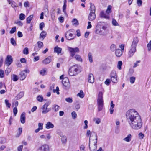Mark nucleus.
Masks as SVG:
<instances>
[{
  "mask_svg": "<svg viewBox=\"0 0 151 151\" xmlns=\"http://www.w3.org/2000/svg\"><path fill=\"white\" fill-rule=\"evenodd\" d=\"M37 45L38 47L37 48V47H35L34 50L36 51H38L40 49L43 47V44L42 42L40 41L37 42Z\"/></svg>",
  "mask_w": 151,
  "mask_h": 151,
  "instance_id": "14",
  "label": "nucleus"
},
{
  "mask_svg": "<svg viewBox=\"0 0 151 151\" xmlns=\"http://www.w3.org/2000/svg\"><path fill=\"white\" fill-rule=\"evenodd\" d=\"M134 72V70L132 69H130L129 70V72L128 73V75L130 76L132 75Z\"/></svg>",
  "mask_w": 151,
  "mask_h": 151,
  "instance_id": "55",
  "label": "nucleus"
},
{
  "mask_svg": "<svg viewBox=\"0 0 151 151\" xmlns=\"http://www.w3.org/2000/svg\"><path fill=\"white\" fill-rule=\"evenodd\" d=\"M12 79L14 81H16L18 79V78L17 75L13 74V75Z\"/></svg>",
  "mask_w": 151,
  "mask_h": 151,
  "instance_id": "46",
  "label": "nucleus"
},
{
  "mask_svg": "<svg viewBox=\"0 0 151 151\" xmlns=\"http://www.w3.org/2000/svg\"><path fill=\"white\" fill-rule=\"evenodd\" d=\"M46 70H45V69L44 68L40 71V74L42 75H44L45 74V73L46 72Z\"/></svg>",
  "mask_w": 151,
  "mask_h": 151,
  "instance_id": "53",
  "label": "nucleus"
},
{
  "mask_svg": "<svg viewBox=\"0 0 151 151\" xmlns=\"http://www.w3.org/2000/svg\"><path fill=\"white\" fill-rule=\"evenodd\" d=\"M62 49L58 47V46L55 47L54 49L55 52L57 53L58 54L61 53V52Z\"/></svg>",
  "mask_w": 151,
  "mask_h": 151,
  "instance_id": "24",
  "label": "nucleus"
},
{
  "mask_svg": "<svg viewBox=\"0 0 151 151\" xmlns=\"http://www.w3.org/2000/svg\"><path fill=\"white\" fill-rule=\"evenodd\" d=\"M96 137V141L94 142V144L91 147H90V137L91 136H90V138H89V148L91 150V151H95L96 150L97 146V135L96 134L95 135Z\"/></svg>",
  "mask_w": 151,
  "mask_h": 151,
  "instance_id": "10",
  "label": "nucleus"
},
{
  "mask_svg": "<svg viewBox=\"0 0 151 151\" xmlns=\"http://www.w3.org/2000/svg\"><path fill=\"white\" fill-rule=\"evenodd\" d=\"M140 62V60H138L137 61L136 63H134V65L133 66V67L134 68H135L137 66H138L139 65L137 64L138 63H139Z\"/></svg>",
  "mask_w": 151,
  "mask_h": 151,
  "instance_id": "63",
  "label": "nucleus"
},
{
  "mask_svg": "<svg viewBox=\"0 0 151 151\" xmlns=\"http://www.w3.org/2000/svg\"><path fill=\"white\" fill-rule=\"evenodd\" d=\"M68 49L70 53V55L72 57H73L76 53H78L79 51V49L77 47L73 48L71 47H68Z\"/></svg>",
  "mask_w": 151,
  "mask_h": 151,
  "instance_id": "7",
  "label": "nucleus"
},
{
  "mask_svg": "<svg viewBox=\"0 0 151 151\" xmlns=\"http://www.w3.org/2000/svg\"><path fill=\"white\" fill-rule=\"evenodd\" d=\"M147 47L148 48V51H150L151 50V40L147 44Z\"/></svg>",
  "mask_w": 151,
  "mask_h": 151,
  "instance_id": "50",
  "label": "nucleus"
},
{
  "mask_svg": "<svg viewBox=\"0 0 151 151\" xmlns=\"http://www.w3.org/2000/svg\"><path fill=\"white\" fill-rule=\"evenodd\" d=\"M96 17V15L94 13L90 12L88 17V19L90 21L94 20Z\"/></svg>",
  "mask_w": 151,
  "mask_h": 151,
  "instance_id": "17",
  "label": "nucleus"
},
{
  "mask_svg": "<svg viewBox=\"0 0 151 151\" xmlns=\"http://www.w3.org/2000/svg\"><path fill=\"white\" fill-rule=\"evenodd\" d=\"M24 95V93L23 92H20L17 95L15 98L16 100H18L22 98Z\"/></svg>",
  "mask_w": 151,
  "mask_h": 151,
  "instance_id": "25",
  "label": "nucleus"
},
{
  "mask_svg": "<svg viewBox=\"0 0 151 151\" xmlns=\"http://www.w3.org/2000/svg\"><path fill=\"white\" fill-rule=\"evenodd\" d=\"M5 101L6 106L8 108H10L11 104L9 102V101L7 99H6Z\"/></svg>",
  "mask_w": 151,
  "mask_h": 151,
  "instance_id": "51",
  "label": "nucleus"
},
{
  "mask_svg": "<svg viewBox=\"0 0 151 151\" xmlns=\"http://www.w3.org/2000/svg\"><path fill=\"white\" fill-rule=\"evenodd\" d=\"M73 58H75L76 60L82 62V61L81 57L79 55H76Z\"/></svg>",
  "mask_w": 151,
  "mask_h": 151,
  "instance_id": "29",
  "label": "nucleus"
},
{
  "mask_svg": "<svg viewBox=\"0 0 151 151\" xmlns=\"http://www.w3.org/2000/svg\"><path fill=\"white\" fill-rule=\"evenodd\" d=\"M25 113L24 112H23L20 116V121L22 124H24L25 122Z\"/></svg>",
  "mask_w": 151,
  "mask_h": 151,
  "instance_id": "18",
  "label": "nucleus"
},
{
  "mask_svg": "<svg viewBox=\"0 0 151 151\" xmlns=\"http://www.w3.org/2000/svg\"><path fill=\"white\" fill-rule=\"evenodd\" d=\"M139 42L137 37L134 38L131 45V49L129 51L128 55L129 57H132L136 51V46Z\"/></svg>",
  "mask_w": 151,
  "mask_h": 151,
  "instance_id": "2",
  "label": "nucleus"
},
{
  "mask_svg": "<svg viewBox=\"0 0 151 151\" xmlns=\"http://www.w3.org/2000/svg\"><path fill=\"white\" fill-rule=\"evenodd\" d=\"M90 12L91 13H94L95 12V7L94 5V4L91 3H90Z\"/></svg>",
  "mask_w": 151,
  "mask_h": 151,
  "instance_id": "22",
  "label": "nucleus"
},
{
  "mask_svg": "<svg viewBox=\"0 0 151 151\" xmlns=\"http://www.w3.org/2000/svg\"><path fill=\"white\" fill-rule=\"evenodd\" d=\"M73 24L75 25H78L79 24L78 21L76 19H74L72 21Z\"/></svg>",
  "mask_w": 151,
  "mask_h": 151,
  "instance_id": "42",
  "label": "nucleus"
},
{
  "mask_svg": "<svg viewBox=\"0 0 151 151\" xmlns=\"http://www.w3.org/2000/svg\"><path fill=\"white\" fill-rule=\"evenodd\" d=\"M25 18V15L23 13H21L19 15V19L20 20H24Z\"/></svg>",
  "mask_w": 151,
  "mask_h": 151,
  "instance_id": "40",
  "label": "nucleus"
},
{
  "mask_svg": "<svg viewBox=\"0 0 151 151\" xmlns=\"http://www.w3.org/2000/svg\"><path fill=\"white\" fill-rule=\"evenodd\" d=\"M77 96L80 97L81 98H83L84 97V94L83 91L81 90L80 92L77 94Z\"/></svg>",
  "mask_w": 151,
  "mask_h": 151,
  "instance_id": "31",
  "label": "nucleus"
},
{
  "mask_svg": "<svg viewBox=\"0 0 151 151\" xmlns=\"http://www.w3.org/2000/svg\"><path fill=\"white\" fill-rule=\"evenodd\" d=\"M37 151H50V147L48 145L44 144L39 147L38 148Z\"/></svg>",
  "mask_w": 151,
  "mask_h": 151,
  "instance_id": "9",
  "label": "nucleus"
},
{
  "mask_svg": "<svg viewBox=\"0 0 151 151\" xmlns=\"http://www.w3.org/2000/svg\"><path fill=\"white\" fill-rule=\"evenodd\" d=\"M4 77V71L3 70H0V77L3 78Z\"/></svg>",
  "mask_w": 151,
  "mask_h": 151,
  "instance_id": "58",
  "label": "nucleus"
},
{
  "mask_svg": "<svg viewBox=\"0 0 151 151\" xmlns=\"http://www.w3.org/2000/svg\"><path fill=\"white\" fill-rule=\"evenodd\" d=\"M102 22H99L96 27V30L95 33L96 34L103 35L104 34V32H103L101 29V27L102 26Z\"/></svg>",
  "mask_w": 151,
  "mask_h": 151,
  "instance_id": "6",
  "label": "nucleus"
},
{
  "mask_svg": "<svg viewBox=\"0 0 151 151\" xmlns=\"http://www.w3.org/2000/svg\"><path fill=\"white\" fill-rule=\"evenodd\" d=\"M70 30L66 31L65 34V36L66 38L68 40H70L74 39V38H71L73 35L71 33H69Z\"/></svg>",
  "mask_w": 151,
  "mask_h": 151,
  "instance_id": "12",
  "label": "nucleus"
},
{
  "mask_svg": "<svg viewBox=\"0 0 151 151\" xmlns=\"http://www.w3.org/2000/svg\"><path fill=\"white\" fill-rule=\"evenodd\" d=\"M13 61V59L11 56L8 55L6 59L5 64L7 66H9Z\"/></svg>",
  "mask_w": 151,
  "mask_h": 151,
  "instance_id": "11",
  "label": "nucleus"
},
{
  "mask_svg": "<svg viewBox=\"0 0 151 151\" xmlns=\"http://www.w3.org/2000/svg\"><path fill=\"white\" fill-rule=\"evenodd\" d=\"M126 116L128 122L133 129L138 130L141 128L143 124L141 118L134 109H131L127 111Z\"/></svg>",
  "mask_w": 151,
  "mask_h": 151,
  "instance_id": "1",
  "label": "nucleus"
},
{
  "mask_svg": "<svg viewBox=\"0 0 151 151\" xmlns=\"http://www.w3.org/2000/svg\"><path fill=\"white\" fill-rule=\"evenodd\" d=\"M62 83L63 86V88L65 90L68 89L70 87V84L68 78L65 77L62 81Z\"/></svg>",
  "mask_w": 151,
  "mask_h": 151,
  "instance_id": "5",
  "label": "nucleus"
},
{
  "mask_svg": "<svg viewBox=\"0 0 151 151\" xmlns=\"http://www.w3.org/2000/svg\"><path fill=\"white\" fill-rule=\"evenodd\" d=\"M11 6L12 7L14 8V7H18V6L16 4V3L14 1H13L12 2Z\"/></svg>",
  "mask_w": 151,
  "mask_h": 151,
  "instance_id": "59",
  "label": "nucleus"
},
{
  "mask_svg": "<svg viewBox=\"0 0 151 151\" xmlns=\"http://www.w3.org/2000/svg\"><path fill=\"white\" fill-rule=\"evenodd\" d=\"M100 16L102 18H104L106 19H109V17L106 15L104 12L102 11L100 13Z\"/></svg>",
  "mask_w": 151,
  "mask_h": 151,
  "instance_id": "26",
  "label": "nucleus"
},
{
  "mask_svg": "<svg viewBox=\"0 0 151 151\" xmlns=\"http://www.w3.org/2000/svg\"><path fill=\"white\" fill-rule=\"evenodd\" d=\"M88 56L89 62L91 63H92L93 62V58L92 55L91 53L90 52L88 54Z\"/></svg>",
  "mask_w": 151,
  "mask_h": 151,
  "instance_id": "36",
  "label": "nucleus"
},
{
  "mask_svg": "<svg viewBox=\"0 0 151 151\" xmlns=\"http://www.w3.org/2000/svg\"><path fill=\"white\" fill-rule=\"evenodd\" d=\"M33 17V15H31L28 17L26 19L27 23H30L31 20L32 19Z\"/></svg>",
  "mask_w": 151,
  "mask_h": 151,
  "instance_id": "28",
  "label": "nucleus"
},
{
  "mask_svg": "<svg viewBox=\"0 0 151 151\" xmlns=\"http://www.w3.org/2000/svg\"><path fill=\"white\" fill-rule=\"evenodd\" d=\"M112 24L113 25L115 26H119V24L115 19H113L112 20Z\"/></svg>",
  "mask_w": 151,
  "mask_h": 151,
  "instance_id": "41",
  "label": "nucleus"
},
{
  "mask_svg": "<svg viewBox=\"0 0 151 151\" xmlns=\"http://www.w3.org/2000/svg\"><path fill=\"white\" fill-rule=\"evenodd\" d=\"M110 79H107L105 81L104 83L107 85H109L110 83Z\"/></svg>",
  "mask_w": 151,
  "mask_h": 151,
  "instance_id": "60",
  "label": "nucleus"
},
{
  "mask_svg": "<svg viewBox=\"0 0 151 151\" xmlns=\"http://www.w3.org/2000/svg\"><path fill=\"white\" fill-rule=\"evenodd\" d=\"M45 26V24L44 22H41L40 23L39 25L40 29V30H42L43 28Z\"/></svg>",
  "mask_w": 151,
  "mask_h": 151,
  "instance_id": "48",
  "label": "nucleus"
},
{
  "mask_svg": "<svg viewBox=\"0 0 151 151\" xmlns=\"http://www.w3.org/2000/svg\"><path fill=\"white\" fill-rule=\"evenodd\" d=\"M142 1L141 0H137V3L138 4V5L139 6H141L142 4Z\"/></svg>",
  "mask_w": 151,
  "mask_h": 151,
  "instance_id": "56",
  "label": "nucleus"
},
{
  "mask_svg": "<svg viewBox=\"0 0 151 151\" xmlns=\"http://www.w3.org/2000/svg\"><path fill=\"white\" fill-rule=\"evenodd\" d=\"M16 28L15 27H12L9 32L10 34H12L15 32L16 31Z\"/></svg>",
  "mask_w": 151,
  "mask_h": 151,
  "instance_id": "44",
  "label": "nucleus"
},
{
  "mask_svg": "<svg viewBox=\"0 0 151 151\" xmlns=\"http://www.w3.org/2000/svg\"><path fill=\"white\" fill-rule=\"evenodd\" d=\"M54 127V125L50 122H48L46 124L45 127L47 129H49L50 128H53Z\"/></svg>",
  "mask_w": 151,
  "mask_h": 151,
  "instance_id": "19",
  "label": "nucleus"
},
{
  "mask_svg": "<svg viewBox=\"0 0 151 151\" xmlns=\"http://www.w3.org/2000/svg\"><path fill=\"white\" fill-rule=\"evenodd\" d=\"M23 147L22 145H21L17 147V150L18 151H22Z\"/></svg>",
  "mask_w": 151,
  "mask_h": 151,
  "instance_id": "62",
  "label": "nucleus"
},
{
  "mask_svg": "<svg viewBox=\"0 0 151 151\" xmlns=\"http://www.w3.org/2000/svg\"><path fill=\"white\" fill-rule=\"evenodd\" d=\"M52 59V57L49 56L45 59L42 61V63L45 64H47L50 63Z\"/></svg>",
  "mask_w": 151,
  "mask_h": 151,
  "instance_id": "16",
  "label": "nucleus"
},
{
  "mask_svg": "<svg viewBox=\"0 0 151 151\" xmlns=\"http://www.w3.org/2000/svg\"><path fill=\"white\" fill-rule=\"evenodd\" d=\"M122 65V62L121 61H119L118 62L117 67L119 70H121L122 69L121 66Z\"/></svg>",
  "mask_w": 151,
  "mask_h": 151,
  "instance_id": "35",
  "label": "nucleus"
},
{
  "mask_svg": "<svg viewBox=\"0 0 151 151\" xmlns=\"http://www.w3.org/2000/svg\"><path fill=\"white\" fill-rule=\"evenodd\" d=\"M88 79L89 83H93L94 82V78L93 74L90 73L88 76Z\"/></svg>",
  "mask_w": 151,
  "mask_h": 151,
  "instance_id": "15",
  "label": "nucleus"
},
{
  "mask_svg": "<svg viewBox=\"0 0 151 151\" xmlns=\"http://www.w3.org/2000/svg\"><path fill=\"white\" fill-rule=\"evenodd\" d=\"M103 95V93L101 92H100L98 94V99L97 100L98 111H101L103 109L104 105Z\"/></svg>",
  "mask_w": 151,
  "mask_h": 151,
  "instance_id": "4",
  "label": "nucleus"
},
{
  "mask_svg": "<svg viewBox=\"0 0 151 151\" xmlns=\"http://www.w3.org/2000/svg\"><path fill=\"white\" fill-rule=\"evenodd\" d=\"M43 123H39L38 124V128L40 130H42L43 129Z\"/></svg>",
  "mask_w": 151,
  "mask_h": 151,
  "instance_id": "57",
  "label": "nucleus"
},
{
  "mask_svg": "<svg viewBox=\"0 0 151 151\" xmlns=\"http://www.w3.org/2000/svg\"><path fill=\"white\" fill-rule=\"evenodd\" d=\"M71 114L73 119H75L77 117V114L75 112L73 111L71 113Z\"/></svg>",
  "mask_w": 151,
  "mask_h": 151,
  "instance_id": "49",
  "label": "nucleus"
},
{
  "mask_svg": "<svg viewBox=\"0 0 151 151\" xmlns=\"http://www.w3.org/2000/svg\"><path fill=\"white\" fill-rule=\"evenodd\" d=\"M116 45L114 44H112L110 46V49L113 52L116 49Z\"/></svg>",
  "mask_w": 151,
  "mask_h": 151,
  "instance_id": "39",
  "label": "nucleus"
},
{
  "mask_svg": "<svg viewBox=\"0 0 151 151\" xmlns=\"http://www.w3.org/2000/svg\"><path fill=\"white\" fill-rule=\"evenodd\" d=\"M13 112L14 116H15L17 112V107H15L14 108Z\"/></svg>",
  "mask_w": 151,
  "mask_h": 151,
  "instance_id": "52",
  "label": "nucleus"
},
{
  "mask_svg": "<svg viewBox=\"0 0 151 151\" xmlns=\"http://www.w3.org/2000/svg\"><path fill=\"white\" fill-rule=\"evenodd\" d=\"M37 100L39 102H42L43 100V98L42 95H40L37 97Z\"/></svg>",
  "mask_w": 151,
  "mask_h": 151,
  "instance_id": "30",
  "label": "nucleus"
},
{
  "mask_svg": "<svg viewBox=\"0 0 151 151\" xmlns=\"http://www.w3.org/2000/svg\"><path fill=\"white\" fill-rule=\"evenodd\" d=\"M136 78L134 77H131L130 78V83L132 84L133 83L135 80Z\"/></svg>",
  "mask_w": 151,
  "mask_h": 151,
  "instance_id": "45",
  "label": "nucleus"
},
{
  "mask_svg": "<svg viewBox=\"0 0 151 151\" xmlns=\"http://www.w3.org/2000/svg\"><path fill=\"white\" fill-rule=\"evenodd\" d=\"M20 79L21 80H23L24 79L26 76V74L25 73L24 71H22L21 72L20 74Z\"/></svg>",
  "mask_w": 151,
  "mask_h": 151,
  "instance_id": "20",
  "label": "nucleus"
},
{
  "mask_svg": "<svg viewBox=\"0 0 151 151\" xmlns=\"http://www.w3.org/2000/svg\"><path fill=\"white\" fill-rule=\"evenodd\" d=\"M62 137L61 140L63 143H66L67 142V138L65 135L60 136Z\"/></svg>",
  "mask_w": 151,
  "mask_h": 151,
  "instance_id": "32",
  "label": "nucleus"
},
{
  "mask_svg": "<svg viewBox=\"0 0 151 151\" xmlns=\"http://www.w3.org/2000/svg\"><path fill=\"white\" fill-rule=\"evenodd\" d=\"M132 135L131 134H128L127 137L124 139L123 140L129 142L131 140Z\"/></svg>",
  "mask_w": 151,
  "mask_h": 151,
  "instance_id": "27",
  "label": "nucleus"
},
{
  "mask_svg": "<svg viewBox=\"0 0 151 151\" xmlns=\"http://www.w3.org/2000/svg\"><path fill=\"white\" fill-rule=\"evenodd\" d=\"M122 54V51L119 49H116L115 51V54L118 57H120Z\"/></svg>",
  "mask_w": 151,
  "mask_h": 151,
  "instance_id": "21",
  "label": "nucleus"
},
{
  "mask_svg": "<svg viewBox=\"0 0 151 151\" xmlns=\"http://www.w3.org/2000/svg\"><path fill=\"white\" fill-rule=\"evenodd\" d=\"M47 35L46 32L45 31H42L40 35V38H42L43 40L46 37Z\"/></svg>",
  "mask_w": 151,
  "mask_h": 151,
  "instance_id": "23",
  "label": "nucleus"
},
{
  "mask_svg": "<svg viewBox=\"0 0 151 151\" xmlns=\"http://www.w3.org/2000/svg\"><path fill=\"white\" fill-rule=\"evenodd\" d=\"M65 100L66 101L69 102V103H71L73 102L72 99L70 97L66 98L65 99Z\"/></svg>",
  "mask_w": 151,
  "mask_h": 151,
  "instance_id": "47",
  "label": "nucleus"
},
{
  "mask_svg": "<svg viewBox=\"0 0 151 151\" xmlns=\"http://www.w3.org/2000/svg\"><path fill=\"white\" fill-rule=\"evenodd\" d=\"M14 24H17L18 25L22 26L23 25V23L20 21L16 22L15 21L14 22Z\"/></svg>",
  "mask_w": 151,
  "mask_h": 151,
  "instance_id": "54",
  "label": "nucleus"
},
{
  "mask_svg": "<svg viewBox=\"0 0 151 151\" xmlns=\"http://www.w3.org/2000/svg\"><path fill=\"white\" fill-rule=\"evenodd\" d=\"M139 137L140 139H142L143 138L144 136V134L142 133H140L139 134Z\"/></svg>",
  "mask_w": 151,
  "mask_h": 151,
  "instance_id": "61",
  "label": "nucleus"
},
{
  "mask_svg": "<svg viewBox=\"0 0 151 151\" xmlns=\"http://www.w3.org/2000/svg\"><path fill=\"white\" fill-rule=\"evenodd\" d=\"M110 77L111 80L114 83L117 82L116 72L115 70H112L111 71L110 74Z\"/></svg>",
  "mask_w": 151,
  "mask_h": 151,
  "instance_id": "8",
  "label": "nucleus"
},
{
  "mask_svg": "<svg viewBox=\"0 0 151 151\" xmlns=\"http://www.w3.org/2000/svg\"><path fill=\"white\" fill-rule=\"evenodd\" d=\"M111 6L110 5H109L108 6L107 9L106 11V12L108 14L111 12Z\"/></svg>",
  "mask_w": 151,
  "mask_h": 151,
  "instance_id": "37",
  "label": "nucleus"
},
{
  "mask_svg": "<svg viewBox=\"0 0 151 151\" xmlns=\"http://www.w3.org/2000/svg\"><path fill=\"white\" fill-rule=\"evenodd\" d=\"M11 43L12 45L15 46L17 45L16 41L13 38H12L10 39Z\"/></svg>",
  "mask_w": 151,
  "mask_h": 151,
  "instance_id": "34",
  "label": "nucleus"
},
{
  "mask_svg": "<svg viewBox=\"0 0 151 151\" xmlns=\"http://www.w3.org/2000/svg\"><path fill=\"white\" fill-rule=\"evenodd\" d=\"M49 104L48 103H45L42 106V109L43 111H42V113L45 114L48 112L50 110L47 108Z\"/></svg>",
  "mask_w": 151,
  "mask_h": 151,
  "instance_id": "13",
  "label": "nucleus"
},
{
  "mask_svg": "<svg viewBox=\"0 0 151 151\" xmlns=\"http://www.w3.org/2000/svg\"><path fill=\"white\" fill-rule=\"evenodd\" d=\"M80 67L77 65L71 67L69 69L68 74L70 76H75L79 73Z\"/></svg>",
  "mask_w": 151,
  "mask_h": 151,
  "instance_id": "3",
  "label": "nucleus"
},
{
  "mask_svg": "<svg viewBox=\"0 0 151 151\" xmlns=\"http://www.w3.org/2000/svg\"><path fill=\"white\" fill-rule=\"evenodd\" d=\"M17 35L19 37H21L23 36L22 33L20 31H18V32Z\"/></svg>",
  "mask_w": 151,
  "mask_h": 151,
  "instance_id": "64",
  "label": "nucleus"
},
{
  "mask_svg": "<svg viewBox=\"0 0 151 151\" xmlns=\"http://www.w3.org/2000/svg\"><path fill=\"white\" fill-rule=\"evenodd\" d=\"M23 53L24 54H29L28 48L27 47H26L24 48L23 50Z\"/></svg>",
  "mask_w": 151,
  "mask_h": 151,
  "instance_id": "38",
  "label": "nucleus"
},
{
  "mask_svg": "<svg viewBox=\"0 0 151 151\" xmlns=\"http://www.w3.org/2000/svg\"><path fill=\"white\" fill-rule=\"evenodd\" d=\"M66 4L63 5V12H64V14L66 15L67 16V14L66 11Z\"/></svg>",
  "mask_w": 151,
  "mask_h": 151,
  "instance_id": "43",
  "label": "nucleus"
},
{
  "mask_svg": "<svg viewBox=\"0 0 151 151\" xmlns=\"http://www.w3.org/2000/svg\"><path fill=\"white\" fill-rule=\"evenodd\" d=\"M54 108H52V109H54L55 111L57 112L58 111L59 109L60 106L57 105H54L53 106Z\"/></svg>",
  "mask_w": 151,
  "mask_h": 151,
  "instance_id": "33",
  "label": "nucleus"
}]
</instances>
